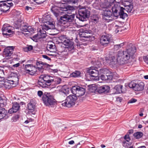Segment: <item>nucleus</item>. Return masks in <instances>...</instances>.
I'll return each instance as SVG.
<instances>
[{
    "instance_id": "obj_25",
    "label": "nucleus",
    "mask_w": 148,
    "mask_h": 148,
    "mask_svg": "<svg viewBox=\"0 0 148 148\" xmlns=\"http://www.w3.org/2000/svg\"><path fill=\"white\" fill-rule=\"evenodd\" d=\"M116 1V0H107L105 1L104 2V6L102 5V7L104 8H109L110 6L112 5Z\"/></svg>"
},
{
    "instance_id": "obj_51",
    "label": "nucleus",
    "mask_w": 148,
    "mask_h": 148,
    "mask_svg": "<svg viewBox=\"0 0 148 148\" xmlns=\"http://www.w3.org/2000/svg\"><path fill=\"white\" fill-rule=\"evenodd\" d=\"M60 40L63 41L64 40H65V39H67L66 38L65 36H62L60 37Z\"/></svg>"
},
{
    "instance_id": "obj_54",
    "label": "nucleus",
    "mask_w": 148,
    "mask_h": 148,
    "mask_svg": "<svg viewBox=\"0 0 148 148\" xmlns=\"http://www.w3.org/2000/svg\"><path fill=\"white\" fill-rule=\"evenodd\" d=\"M119 28V27L117 25H116L115 26V29H116L115 30V32L116 33H118L119 31V30L118 29Z\"/></svg>"
},
{
    "instance_id": "obj_55",
    "label": "nucleus",
    "mask_w": 148,
    "mask_h": 148,
    "mask_svg": "<svg viewBox=\"0 0 148 148\" xmlns=\"http://www.w3.org/2000/svg\"><path fill=\"white\" fill-rule=\"evenodd\" d=\"M29 51L33 49V47L32 45H29L27 47Z\"/></svg>"
},
{
    "instance_id": "obj_5",
    "label": "nucleus",
    "mask_w": 148,
    "mask_h": 148,
    "mask_svg": "<svg viewBox=\"0 0 148 148\" xmlns=\"http://www.w3.org/2000/svg\"><path fill=\"white\" fill-rule=\"evenodd\" d=\"M42 99L44 103L46 106H53L56 104V100L49 93H45L43 95Z\"/></svg>"
},
{
    "instance_id": "obj_52",
    "label": "nucleus",
    "mask_w": 148,
    "mask_h": 148,
    "mask_svg": "<svg viewBox=\"0 0 148 148\" xmlns=\"http://www.w3.org/2000/svg\"><path fill=\"white\" fill-rule=\"evenodd\" d=\"M62 1H63V2H64V3H62V4H63L64 5H66V6H67L65 4V3H70V0H63Z\"/></svg>"
},
{
    "instance_id": "obj_27",
    "label": "nucleus",
    "mask_w": 148,
    "mask_h": 148,
    "mask_svg": "<svg viewBox=\"0 0 148 148\" xmlns=\"http://www.w3.org/2000/svg\"><path fill=\"white\" fill-rule=\"evenodd\" d=\"M105 59L107 62L110 63V64H115L116 59L114 56L109 57V58L108 57H106Z\"/></svg>"
},
{
    "instance_id": "obj_30",
    "label": "nucleus",
    "mask_w": 148,
    "mask_h": 148,
    "mask_svg": "<svg viewBox=\"0 0 148 148\" xmlns=\"http://www.w3.org/2000/svg\"><path fill=\"white\" fill-rule=\"evenodd\" d=\"M38 84L42 88H45L47 86V85H48V84L47 83H46L43 80V79L40 78V79L38 81Z\"/></svg>"
},
{
    "instance_id": "obj_14",
    "label": "nucleus",
    "mask_w": 148,
    "mask_h": 148,
    "mask_svg": "<svg viewBox=\"0 0 148 148\" xmlns=\"http://www.w3.org/2000/svg\"><path fill=\"white\" fill-rule=\"evenodd\" d=\"M107 8L106 10L104 11V12L103 14V19L106 22H109L112 20V16L113 13L108 9V8Z\"/></svg>"
},
{
    "instance_id": "obj_63",
    "label": "nucleus",
    "mask_w": 148,
    "mask_h": 148,
    "mask_svg": "<svg viewBox=\"0 0 148 148\" xmlns=\"http://www.w3.org/2000/svg\"><path fill=\"white\" fill-rule=\"evenodd\" d=\"M30 121H31V120H30V119L29 120H27L26 121H25V123H26V124H27L29 122H30Z\"/></svg>"
},
{
    "instance_id": "obj_12",
    "label": "nucleus",
    "mask_w": 148,
    "mask_h": 148,
    "mask_svg": "<svg viewBox=\"0 0 148 148\" xmlns=\"http://www.w3.org/2000/svg\"><path fill=\"white\" fill-rule=\"evenodd\" d=\"M74 14L70 15L66 14L61 16L60 19V22L63 24H65L68 22H71L74 20Z\"/></svg>"
},
{
    "instance_id": "obj_34",
    "label": "nucleus",
    "mask_w": 148,
    "mask_h": 148,
    "mask_svg": "<svg viewBox=\"0 0 148 148\" xmlns=\"http://www.w3.org/2000/svg\"><path fill=\"white\" fill-rule=\"evenodd\" d=\"M123 86L121 85H117L115 87V89L116 90V91L119 93H120L121 92H123Z\"/></svg>"
},
{
    "instance_id": "obj_48",
    "label": "nucleus",
    "mask_w": 148,
    "mask_h": 148,
    "mask_svg": "<svg viewBox=\"0 0 148 148\" xmlns=\"http://www.w3.org/2000/svg\"><path fill=\"white\" fill-rule=\"evenodd\" d=\"M78 0H70V3H77Z\"/></svg>"
},
{
    "instance_id": "obj_2",
    "label": "nucleus",
    "mask_w": 148,
    "mask_h": 148,
    "mask_svg": "<svg viewBox=\"0 0 148 148\" xmlns=\"http://www.w3.org/2000/svg\"><path fill=\"white\" fill-rule=\"evenodd\" d=\"M136 52L134 46L127 49L125 51H119L117 56L116 60L118 63L120 64H125L128 60L132 58Z\"/></svg>"
},
{
    "instance_id": "obj_35",
    "label": "nucleus",
    "mask_w": 148,
    "mask_h": 148,
    "mask_svg": "<svg viewBox=\"0 0 148 148\" xmlns=\"http://www.w3.org/2000/svg\"><path fill=\"white\" fill-rule=\"evenodd\" d=\"M99 75L102 73L104 74H107V73H109V71L106 68H104L100 69L99 71Z\"/></svg>"
},
{
    "instance_id": "obj_29",
    "label": "nucleus",
    "mask_w": 148,
    "mask_h": 148,
    "mask_svg": "<svg viewBox=\"0 0 148 148\" xmlns=\"http://www.w3.org/2000/svg\"><path fill=\"white\" fill-rule=\"evenodd\" d=\"M80 35H82V37H84L85 38H90L91 37L90 36V35H87L86 36V34H88V31L87 30H85L82 29H81L80 30Z\"/></svg>"
},
{
    "instance_id": "obj_49",
    "label": "nucleus",
    "mask_w": 148,
    "mask_h": 148,
    "mask_svg": "<svg viewBox=\"0 0 148 148\" xmlns=\"http://www.w3.org/2000/svg\"><path fill=\"white\" fill-rule=\"evenodd\" d=\"M42 57L45 59H46L49 60H51V58L47 56L46 55H42Z\"/></svg>"
},
{
    "instance_id": "obj_53",
    "label": "nucleus",
    "mask_w": 148,
    "mask_h": 148,
    "mask_svg": "<svg viewBox=\"0 0 148 148\" xmlns=\"http://www.w3.org/2000/svg\"><path fill=\"white\" fill-rule=\"evenodd\" d=\"M92 21L96 23H97L98 21V18L92 19Z\"/></svg>"
},
{
    "instance_id": "obj_9",
    "label": "nucleus",
    "mask_w": 148,
    "mask_h": 148,
    "mask_svg": "<svg viewBox=\"0 0 148 148\" xmlns=\"http://www.w3.org/2000/svg\"><path fill=\"white\" fill-rule=\"evenodd\" d=\"M71 91L72 93L77 97L83 96L84 94L86 92L85 88L78 86H73L71 89Z\"/></svg>"
},
{
    "instance_id": "obj_59",
    "label": "nucleus",
    "mask_w": 148,
    "mask_h": 148,
    "mask_svg": "<svg viewBox=\"0 0 148 148\" xmlns=\"http://www.w3.org/2000/svg\"><path fill=\"white\" fill-rule=\"evenodd\" d=\"M74 143V141L73 140H71L69 142V144L70 145H72Z\"/></svg>"
},
{
    "instance_id": "obj_39",
    "label": "nucleus",
    "mask_w": 148,
    "mask_h": 148,
    "mask_svg": "<svg viewBox=\"0 0 148 148\" xmlns=\"http://www.w3.org/2000/svg\"><path fill=\"white\" fill-rule=\"evenodd\" d=\"M123 45V43H121L119 45H116L114 46V49L117 50L121 47Z\"/></svg>"
},
{
    "instance_id": "obj_37",
    "label": "nucleus",
    "mask_w": 148,
    "mask_h": 148,
    "mask_svg": "<svg viewBox=\"0 0 148 148\" xmlns=\"http://www.w3.org/2000/svg\"><path fill=\"white\" fill-rule=\"evenodd\" d=\"M37 68L35 66H33L32 64L31 68V71L33 73L32 74H34L37 71Z\"/></svg>"
},
{
    "instance_id": "obj_7",
    "label": "nucleus",
    "mask_w": 148,
    "mask_h": 148,
    "mask_svg": "<svg viewBox=\"0 0 148 148\" xmlns=\"http://www.w3.org/2000/svg\"><path fill=\"white\" fill-rule=\"evenodd\" d=\"M90 15V12L85 8L80 9L79 10V15L77 16V18L81 21H84Z\"/></svg>"
},
{
    "instance_id": "obj_46",
    "label": "nucleus",
    "mask_w": 148,
    "mask_h": 148,
    "mask_svg": "<svg viewBox=\"0 0 148 148\" xmlns=\"http://www.w3.org/2000/svg\"><path fill=\"white\" fill-rule=\"evenodd\" d=\"M136 101L137 100L136 99H132L128 101V103H133L136 102Z\"/></svg>"
},
{
    "instance_id": "obj_24",
    "label": "nucleus",
    "mask_w": 148,
    "mask_h": 148,
    "mask_svg": "<svg viewBox=\"0 0 148 148\" xmlns=\"http://www.w3.org/2000/svg\"><path fill=\"white\" fill-rule=\"evenodd\" d=\"M44 62H36V65L37 66V69L39 71V72L42 73L44 71Z\"/></svg>"
},
{
    "instance_id": "obj_36",
    "label": "nucleus",
    "mask_w": 148,
    "mask_h": 148,
    "mask_svg": "<svg viewBox=\"0 0 148 148\" xmlns=\"http://www.w3.org/2000/svg\"><path fill=\"white\" fill-rule=\"evenodd\" d=\"M32 64H28L25 65V71H29L30 70Z\"/></svg>"
},
{
    "instance_id": "obj_58",
    "label": "nucleus",
    "mask_w": 148,
    "mask_h": 148,
    "mask_svg": "<svg viewBox=\"0 0 148 148\" xmlns=\"http://www.w3.org/2000/svg\"><path fill=\"white\" fill-rule=\"evenodd\" d=\"M20 65L19 63H18L13 65V66L14 67H18Z\"/></svg>"
},
{
    "instance_id": "obj_32",
    "label": "nucleus",
    "mask_w": 148,
    "mask_h": 148,
    "mask_svg": "<svg viewBox=\"0 0 148 148\" xmlns=\"http://www.w3.org/2000/svg\"><path fill=\"white\" fill-rule=\"evenodd\" d=\"M143 133L140 132H137L133 134L134 136L136 139L140 138L143 136Z\"/></svg>"
},
{
    "instance_id": "obj_16",
    "label": "nucleus",
    "mask_w": 148,
    "mask_h": 148,
    "mask_svg": "<svg viewBox=\"0 0 148 148\" xmlns=\"http://www.w3.org/2000/svg\"><path fill=\"white\" fill-rule=\"evenodd\" d=\"M54 76L50 75H41L40 76V78H42L43 80L47 83L48 85L52 84Z\"/></svg>"
},
{
    "instance_id": "obj_64",
    "label": "nucleus",
    "mask_w": 148,
    "mask_h": 148,
    "mask_svg": "<svg viewBox=\"0 0 148 148\" xmlns=\"http://www.w3.org/2000/svg\"><path fill=\"white\" fill-rule=\"evenodd\" d=\"M25 9L26 10H29V9H31V8L30 7H29L27 6H26L25 7Z\"/></svg>"
},
{
    "instance_id": "obj_23",
    "label": "nucleus",
    "mask_w": 148,
    "mask_h": 148,
    "mask_svg": "<svg viewBox=\"0 0 148 148\" xmlns=\"http://www.w3.org/2000/svg\"><path fill=\"white\" fill-rule=\"evenodd\" d=\"M123 4L126 8L128 12H131L133 8V3L132 2H123Z\"/></svg>"
},
{
    "instance_id": "obj_62",
    "label": "nucleus",
    "mask_w": 148,
    "mask_h": 148,
    "mask_svg": "<svg viewBox=\"0 0 148 148\" xmlns=\"http://www.w3.org/2000/svg\"><path fill=\"white\" fill-rule=\"evenodd\" d=\"M23 49L24 51L25 52H27L29 51L27 47L24 48Z\"/></svg>"
},
{
    "instance_id": "obj_6",
    "label": "nucleus",
    "mask_w": 148,
    "mask_h": 148,
    "mask_svg": "<svg viewBox=\"0 0 148 148\" xmlns=\"http://www.w3.org/2000/svg\"><path fill=\"white\" fill-rule=\"evenodd\" d=\"M77 97L75 95H70L67 97L65 100L62 102V105L63 106L70 108L75 105Z\"/></svg>"
},
{
    "instance_id": "obj_57",
    "label": "nucleus",
    "mask_w": 148,
    "mask_h": 148,
    "mask_svg": "<svg viewBox=\"0 0 148 148\" xmlns=\"http://www.w3.org/2000/svg\"><path fill=\"white\" fill-rule=\"evenodd\" d=\"M116 100L118 101H119L120 102L122 100V99L121 97H118L116 98Z\"/></svg>"
},
{
    "instance_id": "obj_15",
    "label": "nucleus",
    "mask_w": 148,
    "mask_h": 148,
    "mask_svg": "<svg viewBox=\"0 0 148 148\" xmlns=\"http://www.w3.org/2000/svg\"><path fill=\"white\" fill-rule=\"evenodd\" d=\"M110 40V37L108 35H103L101 36L100 39V44L104 47H106L109 44Z\"/></svg>"
},
{
    "instance_id": "obj_31",
    "label": "nucleus",
    "mask_w": 148,
    "mask_h": 148,
    "mask_svg": "<svg viewBox=\"0 0 148 148\" xmlns=\"http://www.w3.org/2000/svg\"><path fill=\"white\" fill-rule=\"evenodd\" d=\"M81 73L79 71H76L70 74V76L74 77H77L80 76Z\"/></svg>"
},
{
    "instance_id": "obj_21",
    "label": "nucleus",
    "mask_w": 148,
    "mask_h": 148,
    "mask_svg": "<svg viewBox=\"0 0 148 148\" xmlns=\"http://www.w3.org/2000/svg\"><path fill=\"white\" fill-rule=\"evenodd\" d=\"M3 105L1 106L0 107V120L3 119H6L8 118V112L4 108H2V107L3 106V104L1 103Z\"/></svg>"
},
{
    "instance_id": "obj_20",
    "label": "nucleus",
    "mask_w": 148,
    "mask_h": 148,
    "mask_svg": "<svg viewBox=\"0 0 148 148\" xmlns=\"http://www.w3.org/2000/svg\"><path fill=\"white\" fill-rule=\"evenodd\" d=\"M20 107L19 103L17 102H14L13 103L12 108L9 110L8 112L10 114L16 112L19 110Z\"/></svg>"
},
{
    "instance_id": "obj_10",
    "label": "nucleus",
    "mask_w": 148,
    "mask_h": 148,
    "mask_svg": "<svg viewBox=\"0 0 148 148\" xmlns=\"http://www.w3.org/2000/svg\"><path fill=\"white\" fill-rule=\"evenodd\" d=\"M12 29L13 27L8 24H4L2 29L3 35L4 36H5L7 37L10 36L11 34L9 33L12 34L13 33V32L12 31Z\"/></svg>"
},
{
    "instance_id": "obj_28",
    "label": "nucleus",
    "mask_w": 148,
    "mask_h": 148,
    "mask_svg": "<svg viewBox=\"0 0 148 148\" xmlns=\"http://www.w3.org/2000/svg\"><path fill=\"white\" fill-rule=\"evenodd\" d=\"M61 81V79L60 78L54 76L52 84L56 86L60 84Z\"/></svg>"
},
{
    "instance_id": "obj_60",
    "label": "nucleus",
    "mask_w": 148,
    "mask_h": 148,
    "mask_svg": "<svg viewBox=\"0 0 148 148\" xmlns=\"http://www.w3.org/2000/svg\"><path fill=\"white\" fill-rule=\"evenodd\" d=\"M26 73H28L30 75H34V74H32V73H32V72L31 71V70H30V71H26Z\"/></svg>"
},
{
    "instance_id": "obj_4",
    "label": "nucleus",
    "mask_w": 148,
    "mask_h": 148,
    "mask_svg": "<svg viewBox=\"0 0 148 148\" xmlns=\"http://www.w3.org/2000/svg\"><path fill=\"white\" fill-rule=\"evenodd\" d=\"M125 10L123 7H121L117 5H114L112 8V12L114 16L117 17L120 16V17L123 19H124L127 16L126 13L124 12L123 10Z\"/></svg>"
},
{
    "instance_id": "obj_43",
    "label": "nucleus",
    "mask_w": 148,
    "mask_h": 148,
    "mask_svg": "<svg viewBox=\"0 0 148 148\" xmlns=\"http://www.w3.org/2000/svg\"><path fill=\"white\" fill-rule=\"evenodd\" d=\"M53 47V46L52 44L48 45L47 46V49L49 51L52 49Z\"/></svg>"
},
{
    "instance_id": "obj_56",
    "label": "nucleus",
    "mask_w": 148,
    "mask_h": 148,
    "mask_svg": "<svg viewBox=\"0 0 148 148\" xmlns=\"http://www.w3.org/2000/svg\"><path fill=\"white\" fill-rule=\"evenodd\" d=\"M144 61L148 64V56H146L144 58Z\"/></svg>"
},
{
    "instance_id": "obj_41",
    "label": "nucleus",
    "mask_w": 148,
    "mask_h": 148,
    "mask_svg": "<svg viewBox=\"0 0 148 148\" xmlns=\"http://www.w3.org/2000/svg\"><path fill=\"white\" fill-rule=\"evenodd\" d=\"M100 78L102 80H107V78L106 77V74L101 75Z\"/></svg>"
},
{
    "instance_id": "obj_50",
    "label": "nucleus",
    "mask_w": 148,
    "mask_h": 148,
    "mask_svg": "<svg viewBox=\"0 0 148 148\" xmlns=\"http://www.w3.org/2000/svg\"><path fill=\"white\" fill-rule=\"evenodd\" d=\"M42 94L43 92L39 90L37 94L40 97H41L42 95Z\"/></svg>"
},
{
    "instance_id": "obj_13",
    "label": "nucleus",
    "mask_w": 148,
    "mask_h": 148,
    "mask_svg": "<svg viewBox=\"0 0 148 148\" xmlns=\"http://www.w3.org/2000/svg\"><path fill=\"white\" fill-rule=\"evenodd\" d=\"M144 84L143 82H140L138 84L131 82L129 84V86L130 88H133L135 90L140 91L144 89Z\"/></svg>"
},
{
    "instance_id": "obj_26",
    "label": "nucleus",
    "mask_w": 148,
    "mask_h": 148,
    "mask_svg": "<svg viewBox=\"0 0 148 148\" xmlns=\"http://www.w3.org/2000/svg\"><path fill=\"white\" fill-rule=\"evenodd\" d=\"M27 108L29 111L32 112L35 110V103L32 101H30L27 104Z\"/></svg>"
},
{
    "instance_id": "obj_19",
    "label": "nucleus",
    "mask_w": 148,
    "mask_h": 148,
    "mask_svg": "<svg viewBox=\"0 0 148 148\" xmlns=\"http://www.w3.org/2000/svg\"><path fill=\"white\" fill-rule=\"evenodd\" d=\"M64 45L65 46V48L73 49L74 48V43L68 39H65L64 40Z\"/></svg>"
},
{
    "instance_id": "obj_11",
    "label": "nucleus",
    "mask_w": 148,
    "mask_h": 148,
    "mask_svg": "<svg viewBox=\"0 0 148 148\" xmlns=\"http://www.w3.org/2000/svg\"><path fill=\"white\" fill-rule=\"evenodd\" d=\"M12 3L6 2L5 1H0V8L1 11L3 12H6L10 9L11 7L13 6Z\"/></svg>"
},
{
    "instance_id": "obj_45",
    "label": "nucleus",
    "mask_w": 148,
    "mask_h": 148,
    "mask_svg": "<svg viewBox=\"0 0 148 148\" xmlns=\"http://www.w3.org/2000/svg\"><path fill=\"white\" fill-rule=\"evenodd\" d=\"M34 31V29L31 26H28L27 31L29 32H31Z\"/></svg>"
},
{
    "instance_id": "obj_42",
    "label": "nucleus",
    "mask_w": 148,
    "mask_h": 148,
    "mask_svg": "<svg viewBox=\"0 0 148 148\" xmlns=\"http://www.w3.org/2000/svg\"><path fill=\"white\" fill-rule=\"evenodd\" d=\"M19 117V116L17 115L13 116L12 119V122H15L18 119Z\"/></svg>"
},
{
    "instance_id": "obj_33",
    "label": "nucleus",
    "mask_w": 148,
    "mask_h": 148,
    "mask_svg": "<svg viewBox=\"0 0 148 148\" xmlns=\"http://www.w3.org/2000/svg\"><path fill=\"white\" fill-rule=\"evenodd\" d=\"M28 26L26 24L21 25L19 27L20 29L23 32H27V31Z\"/></svg>"
},
{
    "instance_id": "obj_22",
    "label": "nucleus",
    "mask_w": 148,
    "mask_h": 148,
    "mask_svg": "<svg viewBox=\"0 0 148 148\" xmlns=\"http://www.w3.org/2000/svg\"><path fill=\"white\" fill-rule=\"evenodd\" d=\"M101 1L100 0H95L94 3L92 5V6L95 8L99 10H101V8H106L102 7V5L104 6V3L101 5Z\"/></svg>"
},
{
    "instance_id": "obj_40",
    "label": "nucleus",
    "mask_w": 148,
    "mask_h": 148,
    "mask_svg": "<svg viewBox=\"0 0 148 148\" xmlns=\"http://www.w3.org/2000/svg\"><path fill=\"white\" fill-rule=\"evenodd\" d=\"M130 144L129 143V142H127L126 141H123V145L125 147H127L130 145Z\"/></svg>"
},
{
    "instance_id": "obj_44",
    "label": "nucleus",
    "mask_w": 148,
    "mask_h": 148,
    "mask_svg": "<svg viewBox=\"0 0 148 148\" xmlns=\"http://www.w3.org/2000/svg\"><path fill=\"white\" fill-rule=\"evenodd\" d=\"M106 77L107 78V80H111L112 79V76L111 74L110 75L108 74V73L106 74Z\"/></svg>"
},
{
    "instance_id": "obj_8",
    "label": "nucleus",
    "mask_w": 148,
    "mask_h": 148,
    "mask_svg": "<svg viewBox=\"0 0 148 148\" xmlns=\"http://www.w3.org/2000/svg\"><path fill=\"white\" fill-rule=\"evenodd\" d=\"M88 73L90 76L91 79L93 80L97 81L99 79V72L96 68L91 67L87 70Z\"/></svg>"
},
{
    "instance_id": "obj_3",
    "label": "nucleus",
    "mask_w": 148,
    "mask_h": 148,
    "mask_svg": "<svg viewBox=\"0 0 148 148\" xmlns=\"http://www.w3.org/2000/svg\"><path fill=\"white\" fill-rule=\"evenodd\" d=\"M74 9L73 6L70 5L66 6L63 4H60V6H53L51 9V11L54 15L58 17L59 15V10H61L63 11H67L69 13L70 11L73 10Z\"/></svg>"
},
{
    "instance_id": "obj_38",
    "label": "nucleus",
    "mask_w": 148,
    "mask_h": 148,
    "mask_svg": "<svg viewBox=\"0 0 148 148\" xmlns=\"http://www.w3.org/2000/svg\"><path fill=\"white\" fill-rule=\"evenodd\" d=\"M72 24H73V26L75 27H76L77 28H80L83 26L82 25H79L77 24L75 22V21H73V20L71 22Z\"/></svg>"
},
{
    "instance_id": "obj_47",
    "label": "nucleus",
    "mask_w": 148,
    "mask_h": 148,
    "mask_svg": "<svg viewBox=\"0 0 148 148\" xmlns=\"http://www.w3.org/2000/svg\"><path fill=\"white\" fill-rule=\"evenodd\" d=\"M124 139L127 142H129L130 140V138L128 135H126L124 137Z\"/></svg>"
},
{
    "instance_id": "obj_61",
    "label": "nucleus",
    "mask_w": 148,
    "mask_h": 148,
    "mask_svg": "<svg viewBox=\"0 0 148 148\" xmlns=\"http://www.w3.org/2000/svg\"><path fill=\"white\" fill-rule=\"evenodd\" d=\"M123 2H132V0H123Z\"/></svg>"
},
{
    "instance_id": "obj_1",
    "label": "nucleus",
    "mask_w": 148,
    "mask_h": 148,
    "mask_svg": "<svg viewBox=\"0 0 148 148\" xmlns=\"http://www.w3.org/2000/svg\"><path fill=\"white\" fill-rule=\"evenodd\" d=\"M50 18L49 19V21H44V24L41 26L40 29L38 33L30 37V38L34 41L37 42L42 38H45L47 35L45 30H47L49 29H54L55 28V26L53 21H50Z\"/></svg>"
},
{
    "instance_id": "obj_18",
    "label": "nucleus",
    "mask_w": 148,
    "mask_h": 148,
    "mask_svg": "<svg viewBox=\"0 0 148 148\" xmlns=\"http://www.w3.org/2000/svg\"><path fill=\"white\" fill-rule=\"evenodd\" d=\"M97 90V92L99 93L107 94L109 92L110 87L108 85H104L98 87Z\"/></svg>"
},
{
    "instance_id": "obj_17",
    "label": "nucleus",
    "mask_w": 148,
    "mask_h": 148,
    "mask_svg": "<svg viewBox=\"0 0 148 148\" xmlns=\"http://www.w3.org/2000/svg\"><path fill=\"white\" fill-rule=\"evenodd\" d=\"M14 47H9L4 49V55L7 59L9 58L13 53Z\"/></svg>"
}]
</instances>
